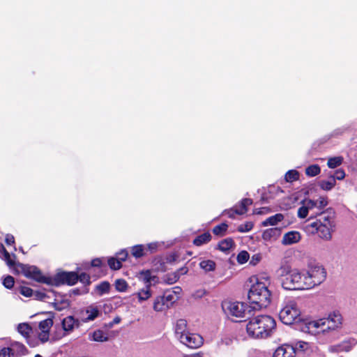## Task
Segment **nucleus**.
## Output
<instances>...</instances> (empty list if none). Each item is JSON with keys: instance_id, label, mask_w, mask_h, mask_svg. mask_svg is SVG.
<instances>
[{"instance_id": "61", "label": "nucleus", "mask_w": 357, "mask_h": 357, "mask_svg": "<svg viewBox=\"0 0 357 357\" xmlns=\"http://www.w3.org/2000/svg\"><path fill=\"white\" fill-rule=\"evenodd\" d=\"M120 321H121V318H120L119 317H115V318L112 320V321H111V322H109V323L108 324V326H109V327H110V328H112L114 324H119V323H120Z\"/></svg>"}, {"instance_id": "28", "label": "nucleus", "mask_w": 357, "mask_h": 357, "mask_svg": "<svg viewBox=\"0 0 357 357\" xmlns=\"http://www.w3.org/2000/svg\"><path fill=\"white\" fill-rule=\"evenodd\" d=\"M17 331L26 339L29 337V334L32 331L31 327L26 323L19 324L17 326Z\"/></svg>"}, {"instance_id": "16", "label": "nucleus", "mask_w": 357, "mask_h": 357, "mask_svg": "<svg viewBox=\"0 0 357 357\" xmlns=\"http://www.w3.org/2000/svg\"><path fill=\"white\" fill-rule=\"evenodd\" d=\"M252 204V200L249 198L243 199L238 206H236L234 208L224 211L223 213L228 215L231 218H234L236 214L243 215L248 211V206Z\"/></svg>"}, {"instance_id": "39", "label": "nucleus", "mask_w": 357, "mask_h": 357, "mask_svg": "<svg viewBox=\"0 0 357 357\" xmlns=\"http://www.w3.org/2000/svg\"><path fill=\"white\" fill-rule=\"evenodd\" d=\"M299 178L298 172L294 169L289 170L285 174V181L287 182H293L298 180Z\"/></svg>"}, {"instance_id": "11", "label": "nucleus", "mask_w": 357, "mask_h": 357, "mask_svg": "<svg viewBox=\"0 0 357 357\" xmlns=\"http://www.w3.org/2000/svg\"><path fill=\"white\" fill-rule=\"evenodd\" d=\"M177 297L174 295V292L167 291L163 296L157 297L153 303V309L155 311L161 312L170 307L176 301Z\"/></svg>"}, {"instance_id": "41", "label": "nucleus", "mask_w": 357, "mask_h": 357, "mask_svg": "<svg viewBox=\"0 0 357 357\" xmlns=\"http://www.w3.org/2000/svg\"><path fill=\"white\" fill-rule=\"evenodd\" d=\"M294 349H295V354L297 351L304 352L307 351L309 347V344L306 342L299 341L295 344Z\"/></svg>"}, {"instance_id": "20", "label": "nucleus", "mask_w": 357, "mask_h": 357, "mask_svg": "<svg viewBox=\"0 0 357 357\" xmlns=\"http://www.w3.org/2000/svg\"><path fill=\"white\" fill-rule=\"evenodd\" d=\"M282 229L279 227H273L266 229L262 234V238L265 241L276 240L280 235Z\"/></svg>"}, {"instance_id": "7", "label": "nucleus", "mask_w": 357, "mask_h": 357, "mask_svg": "<svg viewBox=\"0 0 357 357\" xmlns=\"http://www.w3.org/2000/svg\"><path fill=\"white\" fill-rule=\"evenodd\" d=\"M305 278V271L291 269L282 275V286L287 290L308 289Z\"/></svg>"}, {"instance_id": "58", "label": "nucleus", "mask_w": 357, "mask_h": 357, "mask_svg": "<svg viewBox=\"0 0 357 357\" xmlns=\"http://www.w3.org/2000/svg\"><path fill=\"white\" fill-rule=\"evenodd\" d=\"M104 258H96L93 259L91 262V266L93 267H100L102 264Z\"/></svg>"}, {"instance_id": "35", "label": "nucleus", "mask_w": 357, "mask_h": 357, "mask_svg": "<svg viewBox=\"0 0 357 357\" xmlns=\"http://www.w3.org/2000/svg\"><path fill=\"white\" fill-rule=\"evenodd\" d=\"M53 325V321L52 319H46L45 320L41 321L39 323V329L43 332H50L51 327Z\"/></svg>"}, {"instance_id": "36", "label": "nucleus", "mask_w": 357, "mask_h": 357, "mask_svg": "<svg viewBox=\"0 0 357 357\" xmlns=\"http://www.w3.org/2000/svg\"><path fill=\"white\" fill-rule=\"evenodd\" d=\"M343 158L341 156L331 158L328 160L327 165L329 168L334 169L342 165Z\"/></svg>"}, {"instance_id": "49", "label": "nucleus", "mask_w": 357, "mask_h": 357, "mask_svg": "<svg viewBox=\"0 0 357 357\" xmlns=\"http://www.w3.org/2000/svg\"><path fill=\"white\" fill-rule=\"evenodd\" d=\"M78 280L85 285H89L91 283L90 276L86 273H82L78 275Z\"/></svg>"}, {"instance_id": "13", "label": "nucleus", "mask_w": 357, "mask_h": 357, "mask_svg": "<svg viewBox=\"0 0 357 357\" xmlns=\"http://www.w3.org/2000/svg\"><path fill=\"white\" fill-rule=\"evenodd\" d=\"M357 344V340L353 337H349L341 342L331 345L328 351L332 353L349 352Z\"/></svg>"}, {"instance_id": "59", "label": "nucleus", "mask_w": 357, "mask_h": 357, "mask_svg": "<svg viewBox=\"0 0 357 357\" xmlns=\"http://www.w3.org/2000/svg\"><path fill=\"white\" fill-rule=\"evenodd\" d=\"M6 243L8 245H10L15 243V238L12 234H8L5 238Z\"/></svg>"}, {"instance_id": "8", "label": "nucleus", "mask_w": 357, "mask_h": 357, "mask_svg": "<svg viewBox=\"0 0 357 357\" xmlns=\"http://www.w3.org/2000/svg\"><path fill=\"white\" fill-rule=\"evenodd\" d=\"M301 310L297 303L293 299H288L283 302L282 307L279 312V318L281 321L290 325L300 321Z\"/></svg>"}, {"instance_id": "1", "label": "nucleus", "mask_w": 357, "mask_h": 357, "mask_svg": "<svg viewBox=\"0 0 357 357\" xmlns=\"http://www.w3.org/2000/svg\"><path fill=\"white\" fill-rule=\"evenodd\" d=\"M17 266L25 277L40 283L55 286L63 284L74 285L78 281V275L75 272L59 273L52 278L43 275L39 268L35 266L17 264Z\"/></svg>"}, {"instance_id": "3", "label": "nucleus", "mask_w": 357, "mask_h": 357, "mask_svg": "<svg viewBox=\"0 0 357 357\" xmlns=\"http://www.w3.org/2000/svg\"><path fill=\"white\" fill-rule=\"evenodd\" d=\"M275 319L268 315H258L250 319L246 331L250 337L264 339L271 335L275 329Z\"/></svg>"}, {"instance_id": "56", "label": "nucleus", "mask_w": 357, "mask_h": 357, "mask_svg": "<svg viewBox=\"0 0 357 357\" xmlns=\"http://www.w3.org/2000/svg\"><path fill=\"white\" fill-rule=\"evenodd\" d=\"M146 252L149 251L150 253H153L158 248V243H151L145 245Z\"/></svg>"}, {"instance_id": "53", "label": "nucleus", "mask_w": 357, "mask_h": 357, "mask_svg": "<svg viewBox=\"0 0 357 357\" xmlns=\"http://www.w3.org/2000/svg\"><path fill=\"white\" fill-rule=\"evenodd\" d=\"M37 339L41 343H45V342H47L48 340H49V332H43V331H41L38 334V337Z\"/></svg>"}, {"instance_id": "4", "label": "nucleus", "mask_w": 357, "mask_h": 357, "mask_svg": "<svg viewBox=\"0 0 357 357\" xmlns=\"http://www.w3.org/2000/svg\"><path fill=\"white\" fill-rule=\"evenodd\" d=\"M342 317L338 311L330 313L326 318L308 322L305 328L309 333L314 335L328 334L341 327Z\"/></svg>"}, {"instance_id": "15", "label": "nucleus", "mask_w": 357, "mask_h": 357, "mask_svg": "<svg viewBox=\"0 0 357 357\" xmlns=\"http://www.w3.org/2000/svg\"><path fill=\"white\" fill-rule=\"evenodd\" d=\"M81 324L79 317L75 318V317L72 315L64 317L61 321V326L64 331V335L70 334L75 328H79Z\"/></svg>"}, {"instance_id": "10", "label": "nucleus", "mask_w": 357, "mask_h": 357, "mask_svg": "<svg viewBox=\"0 0 357 357\" xmlns=\"http://www.w3.org/2000/svg\"><path fill=\"white\" fill-rule=\"evenodd\" d=\"M305 280L308 289L322 283L326 278V271L319 265L311 267L309 271H305Z\"/></svg>"}, {"instance_id": "9", "label": "nucleus", "mask_w": 357, "mask_h": 357, "mask_svg": "<svg viewBox=\"0 0 357 357\" xmlns=\"http://www.w3.org/2000/svg\"><path fill=\"white\" fill-rule=\"evenodd\" d=\"M324 211L321 207H318L314 200L306 199L302 202V206L298 210V216L300 218L309 216L307 220L312 221L318 218L320 214L324 213Z\"/></svg>"}, {"instance_id": "21", "label": "nucleus", "mask_w": 357, "mask_h": 357, "mask_svg": "<svg viewBox=\"0 0 357 357\" xmlns=\"http://www.w3.org/2000/svg\"><path fill=\"white\" fill-rule=\"evenodd\" d=\"M301 235L298 231H292L286 233L282 238V243L284 245H291L299 241Z\"/></svg>"}, {"instance_id": "52", "label": "nucleus", "mask_w": 357, "mask_h": 357, "mask_svg": "<svg viewBox=\"0 0 357 357\" xmlns=\"http://www.w3.org/2000/svg\"><path fill=\"white\" fill-rule=\"evenodd\" d=\"M261 259V255L259 253L255 254L252 256L250 264L252 266L257 265Z\"/></svg>"}, {"instance_id": "48", "label": "nucleus", "mask_w": 357, "mask_h": 357, "mask_svg": "<svg viewBox=\"0 0 357 357\" xmlns=\"http://www.w3.org/2000/svg\"><path fill=\"white\" fill-rule=\"evenodd\" d=\"M331 178H333L334 180H342L345 177V172L343 169H339L335 171V174L330 176Z\"/></svg>"}, {"instance_id": "31", "label": "nucleus", "mask_w": 357, "mask_h": 357, "mask_svg": "<svg viewBox=\"0 0 357 357\" xmlns=\"http://www.w3.org/2000/svg\"><path fill=\"white\" fill-rule=\"evenodd\" d=\"M234 241L231 238H227L221 241L218 243V248L224 252L229 250L234 245Z\"/></svg>"}, {"instance_id": "32", "label": "nucleus", "mask_w": 357, "mask_h": 357, "mask_svg": "<svg viewBox=\"0 0 357 357\" xmlns=\"http://www.w3.org/2000/svg\"><path fill=\"white\" fill-rule=\"evenodd\" d=\"M89 335L90 340L96 342H105L108 339L107 337L105 335L104 333L100 330H97Z\"/></svg>"}, {"instance_id": "50", "label": "nucleus", "mask_w": 357, "mask_h": 357, "mask_svg": "<svg viewBox=\"0 0 357 357\" xmlns=\"http://www.w3.org/2000/svg\"><path fill=\"white\" fill-rule=\"evenodd\" d=\"M316 202V204L318 205V207H321L322 209L324 210V208L328 205V199L324 197H320L317 200H314Z\"/></svg>"}, {"instance_id": "29", "label": "nucleus", "mask_w": 357, "mask_h": 357, "mask_svg": "<svg viewBox=\"0 0 357 357\" xmlns=\"http://www.w3.org/2000/svg\"><path fill=\"white\" fill-rule=\"evenodd\" d=\"M336 181L329 176L328 180H321L319 182V186L324 190H331L335 185Z\"/></svg>"}, {"instance_id": "5", "label": "nucleus", "mask_w": 357, "mask_h": 357, "mask_svg": "<svg viewBox=\"0 0 357 357\" xmlns=\"http://www.w3.org/2000/svg\"><path fill=\"white\" fill-rule=\"evenodd\" d=\"M271 296L270 291L264 284L258 282L252 285L248 294L250 307L253 311L266 307L271 303Z\"/></svg>"}, {"instance_id": "33", "label": "nucleus", "mask_w": 357, "mask_h": 357, "mask_svg": "<svg viewBox=\"0 0 357 357\" xmlns=\"http://www.w3.org/2000/svg\"><path fill=\"white\" fill-rule=\"evenodd\" d=\"M321 172L320 167L318 165H312L305 169V174L308 176H315Z\"/></svg>"}, {"instance_id": "64", "label": "nucleus", "mask_w": 357, "mask_h": 357, "mask_svg": "<svg viewBox=\"0 0 357 357\" xmlns=\"http://www.w3.org/2000/svg\"><path fill=\"white\" fill-rule=\"evenodd\" d=\"M174 291H173L172 292H174V295L176 296V294L177 293H179L181 291V289L178 287H174Z\"/></svg>"}, {"instance_id": "14", "label": "nucleus", "mask_w": 357, "mask_h": 357, "mask_svg": "<svg viewBox=\"0 0 357 357\" xmlns=\"http://www.w3.org/2000/svg\"><path fill=\"white\" fill-rule=\"evenodd\" d=\"M180 342L189 348L196 349L203 344V338L197 333H187L181 336Z\"/></svg>"}, {"instance_id": "27", "label": "nucleus", "mask_w": 357, "mask_h": 357, "mask_svg": "<svg viewBox=\"0 0 357 357\" xmlns=\"http://www.w3.org/2000/svg\"><path fill=\"white\" fill-rule=\"evenodd\" d=\"M150 289V287H144L136 294L139 302L145 301L152 296Z\"/></svg>"}, {"instance_id": "60", "label": "nucleus", "mask_w": 357, "mask_h": 357, "mask_svg": "<svg viewBox=\"0 0 357 357\" xmlns=\"http://www.w3.org/2000/svg\"><path fill=\"white\" fill-rule=\"evenodd\" d=\"M188 272V268L186 266H183L180 268L176 272H174L176 274H179V278L186 274Z\"/></svg>"}, {"instance_id": "38", "label": "nucleus", "mask_w": 357, "mask_h": 357, "mask_svg": "<svg viewBox=\"0 0 357 357\" xmlns=\"http://www.w3.org/2000/svg\"><path fill=\"white\" fill-rule=\"evenodd\" d=\"M108 266L111 269L119 270L121 268V261L115 257H110L107 260Z\"/></svg>"}, {"instance_id": "18", "label": "nucleus", "mask_w": 357, "mask_h": 357, "mask_svg": "<svg viewBox=\"0 0 357 357\" xmlns=\"http://www.w3.org/2000/svg\"><path fill=\"white\" fill-rule=\"evenodd\" d=\"M139 279L142 281L145 287H151L152 283H155L158 280V278L155 275H152L150 270L142 271L139 274Z\"/></svg>"}, {"instance_id": "6", "label": "nucleus", "mask_w": 357, "mask_h": 357, "mask_svg": "<svg viewBox=\"0 0 357 357\" xmlns=\"http://www.w3.org/2000/svg\"><path fill=\"white\" fill-rule=\"evenodd\" d=\"M222 308L229 319L236 322L241 321V319H250L253 312L250 304L238 301H225Z\"/></svg>"}, {"instance_id": "46", "label": "nucleus", "mask_w": 357, "mask_h": 357, "mask_svg": "<svg viewBox=\"0 0 357 357\" xmlns=\"http://www.w3.org/2000/svg\"><path fill=\"white\" fill-rule=\"evenodd\" d=\"M3 285L7 289H11L14 285V278L10 275H8L3 280Z\"/></svg>"}, {"instance_id": "23", "label": "nucleus", "mask_w": 357, "mask_h": 357, "mask_svg": "<svg viewBox=\"0 0 357 357\" xmlns=\"http://www.w3.org/2000/svg\"><path fill=\"white\" fill-rule=\"evenodd\" d=\"M187 329V321L185 319H179L177 321L175 326V334L176 337L179 340L182 335H185L188 333Z\"/></svg>"}, {"instance_id": "2", "label": "nucleus", "mask_w": 357, "mask_h": 357, "mask_svg": "<svg viewBox=\"0 0 357 357\" xmlns=\"http://www.w3.org/2000/svg\"><path fill=\"white\" fill-rule=\"evenodd\" d=\"M335 226V212L333 208H328L316 220H307L304 229L309 234H317L320 238L330 241Z\"/></svg>"}, {"instance_id": "55", "label": "nucleus", "mask_w": 357, "mask_h": 357, "mask_svg": "<svg viewBox=\"0 0 357 357\" xmlns=\"http://www.w3.org/2000/svg\"><path fill=\"white\" fill-rule=\"evenodd\" d=\"M178 280H179V274H176L175 273H173L172 274L169 275L168 278H167V282L169 284H174Z\"/></svg>"}, {"instance_id": "17", "label": "nucleus", "mask_w": 357, "mask_h": 357, "mask_svg": "<svg viewBox=\"0 0 357 357\" xmlns=\"http://www.w3.org/2000/svg\"><path fill=\"white\" fill-rule=\"evenodd\" d=\"M295 349L290 344H283L274 352L273 357H294Z\"/></svg>"}, {"instance_id": "24", "label": "nucleus", "mask_w": 357, "mask_h": 357, "mask_svg": "<svg viewBox=\"0 0 357 357\" xmlns=\"http://www.w3.org/2000/svg\"><path fill=\"white\" fill-rule=\"evenodd\" d=\"M0 258L6 262L9 267H12L15 264L14 260L10 258V253L6 250L2 243H0Z\"/></svg>"}, {"instance_id": "47", "label": "nucleus", "mask_w": 357, "mask_h": 357, "mask_svg": "<svg viewBox=\"0 0 357 357\" xmlns=\"http://www.w3.org/2000/svg\"><path fill=\"white\" fill-rule=\"evenodd\" d=\"M20 292L22 295L26 297H30L34 295L33 289L28 287H21Z\"/></svg>"}, {"instance_id": "63", "label": "nucleus", "mask_w": 357, "mask_h": 357, "mask_svg": "<svg viewBox=\"0 0 357 357\" xmlns=\"http://www.w3.org/2000/svg\"><path fill=\"white\" fill-rule=\"evenodd\" d=\"M344 130H345L344 128H337V129L334 130L333 135H341V134H342L344 132Z\"/></svg>"}, {"instance_id": "22", "label": "nucleus", "mask_w": 357, "mask_h": 357, "mask_svg": "<svg viewBox=\"0 0 357 357\" xmlns=\"http://www.w3.org/2000/svg\"><path fill=\"white\" fill-rule=\"evenodd\" d=\"M34 296L36 299L51 303L50 298L56 296L55 292L52 290H41L34 291Z\"/></svg>"}, {"instance_id": "30", "label": "nucleus", "mask_w": 357, "mask_h": 357, "mask_svg": "<svg viewBox=\"0 0 357 357\" xmlns=\"http://www.w3.org/2000/svg\"><path fill=\"white\" fill-rule=\"evenodd\" d=\"M284 218V215L281 213H277L274 215H272L269 218H268L265 221L263 222L264 226H268V225H275L278 222L282 221Z\"/></svg>"}, {"instance_id": "45", "label": "nucleus", "mask_w": 357, "mask_h": 357, "mask_svg": "<svg viewBox=\"0 0 357 357\" xmlns=\"http://www.w3.org/2000/svg\"><path fill=\"white\" fill-rule=\"evenodd\" d=\"M253 223L252 222H246L240 225L238 227V231L241 233L250 231L253 228Z\"/></svg>"}, {"instance_id": "40", "label": "nucleus", "mask_w": 357, "mask_h": 357, "mask_svg": "<svg viewBox=\"0 0 357 357\" xmlns=\"http://www.w3.org/2000/svg\"><path fill=\"white\" fill-rule=\"evenodd\" d=\"M227 227H228V225L227 224L222 223L220 225L215 226L213 229V232L215 235L222 236L225 235V234L227 229Z\"/></svg>"}, {"instance_id": "12", "label": "nucleus", "mask_w": 357, "mask_h": 357, "mask_svg": "<svg viewBox=\"0 0 357 357\" xmlns=\"http://www.w3.org/2000/svg\"><path fill=\"white\" fill-rule=\"evenodd\" d=\"M101 314V312L98 306L91 305L79 310L78 317L82 323H87L95 320Z\"/></svg>"}, {"instance_id": "51", "label": "nucleus", "mask_w": 357, "mask_h": 357, "mask_svg": "<svg viewBox=\"0 0 357 357\" xmlns=\"http://www.w3.org/2000/svg\"><path fill=\"white\" fill-rule=\"evenodd\" d=\"M0 357H13L10 346L9 347H3L0 350Z\"/></svg>"}, {"instance_id": "37", "label": "nucleus", "mask_w": 357, "mask_h": 357, "mask_svg": "<svg viewBox=\"0 0 357 357\" xmlns=\"http://www.w3.org/2000/svg\"><path fill=\"white\" fill-rule=\"evenodd\" d=\"M110 289V284L108 282H102L99 284H98L96 287V289L98 291L100 295H103L104 294L108 293Z\"/></svg>"}, {"instance_id": "44", "label": "nucleus", "mask_w": 357, "mask_h": 357, "mask_svg": "<svg viewBox=\"0 0 357 357\" xmlns=\"http://www.w3.org/2000/svg\"><path fill=\"white\" fill-rule=\"evenodd\" d=\"M250 258L249 253L247 251H241L237 255V261L243 264L248 261Z\"/></svg>"}, {"instance_id": "43", "label": "nucleus", "mask_w": 357, "mask_h": 357, "mask_svg": "<svg viewBox=\"0 0 357 357\" xmlns=\"http://www.w3.org/2000/svg\"><path fill=\"white\" fill-rule=\"evenodd\" d=\"M115 287L119 291H126L128 287V284L126 280L123 279H118L115 282Z\"/></svg>"}, {"instance_id": "57", "label": "nucleus", "mask_w": 357, "mask_h": 357, "mask_svg": "<svg viewBox=\"0 0 357 357\" xmlns=\"http://www.w3.org/2000/svg\"><path fill=\"white\" fill-rule=\"evenodd\" d=\"M26 342L31 347H36L38 345L39 340L37 338H31L29 337L26 339Z\"/></svg>"}, {"instance_id": "42", "label": "nucleus", "mask_w": 357, "mask_h": 357, "mask_svg": "<svg viewBox=\"0 0 357 357\" xmlns=\"http://www.w3.org/2000/svg\"><path fill=\"white\" fill-rule=\"evenodd\" d=\"M54 308L58 311H61L62 310L66 308L69 305V303L67 300H62L60 303H59L56 298L54 299V302L52 303Z\"/></svg>"}, {"instance_id": "19", "label": "nucleus", "mask_w": 357, "mask_h": 357, "mask_svg": "<svg viewBox=\"0 0 357 357\" xmlns=\"http://www.w3.org/2000/svg\"><path fill=\"white\" fill-rule=\"evenodd\" d=\"M10 349L12 350L13 357H21L28 354L26 347L16 341L10 343Z\"/></svg>"}, {"instance_id": "25", "label": "nucleus", "mask_w": 357, "mask_h": 357, "mask_svg": "<svg viewBox=\"0 0 357 357\" xmlns=\"http://www.w3.org/2000/svg\"><path fill=\"white\" fill-rule=\"evenodd\" d=\"M131 253L133 257L138 259L146 255V248L144 245H136L132 247Z\"/></svg>"}, {"instance_id": "34", "label": "nucleus", "mask_w": 357, "mask_h": 357, "mask_svg": "<svg viewBox=\"0 0 357 357\" xmlns=\"http://www.w3.org/2000/svg\"><path fill=\"white\" fill-rule=\"evenodd\" d=\"M200 268L205 271H212L215 270V263L213 260H204L199 263Z\"/></svg>"}, {"instance_id": "26", "label": "nucleus", "mask_w": 357, "mask_h": 357, "mask_svg": "<svg viewBox=\"0 0 357 357\" xmlns=\"http://www.w3.org/2000/svg\"><path fill=\"white\" fill-rule=\"evenodd\" d=\"M211 239V235L209 232H204V234L197 236L193 240V244L197 246H200L203 244L207 243Z\"/></svg>"}, {"instance_id": "62", "label": "nucleus", "mask_w": 357, "mask_h": 357, "mask_svg": "<svg viewBox=\"0 0 357 357\" xmlns=\"http://www.w3.org/2000/svg\"><path fill=\"white\" fill-rule=\"evenodd\" d=\"M183 357H204V356L201 353H197L193 354H185Z\"/></svg>"}, {"instance_id": "54", "label": "nucleus", "mask_w": 357, "mask_h": 357, "mask_svg": "<svg viewBox=\"0 0 357 357\" xmlns=\"http://www.w3.org/2000/svg\"><path fill=\"white\" fill-rule=\"evenodd\" d=\"M128 251L126 250H122L116 254L117 259L120 261H121V263L124 261H126V258L128 257Z\"/></svg>"}]
</instances>
